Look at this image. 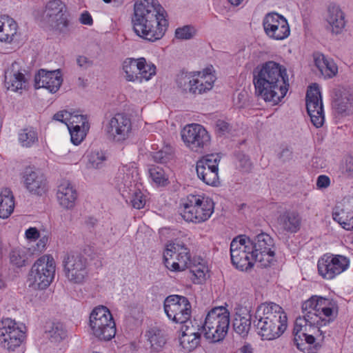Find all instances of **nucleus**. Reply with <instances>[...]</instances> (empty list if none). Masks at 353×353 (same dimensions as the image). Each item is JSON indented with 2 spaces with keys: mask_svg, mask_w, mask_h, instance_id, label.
<instances>
[{
  "mask_svg": "<svg viewBox=\"0 0 353 353\" xmlns=\"http://www.w3.org/2000/svg\"><path fill=\"white\" fill-rule=\"evenodd\" d=\"M301 314L295 321L293 334L296 346L304 351L305 345L315 342L314 334L323 332L321 328L330 323L331 300L313 295L302 303Z\"/></svg>",
  "mask_w": 353,
  "mask_h": 353,
  "instance_id": "f257e3e1",
  "label": "nucleus"
},
{
  "mask_svg": "<svg viewBox=\"0 0 353 353\" xmlns=\"http://www.w3.org/2000/svg\"><path fill=\"white\" fill-rule=\"evenodd\" d=\"M132 23L135 34L151 42L161 39L169 26L167 12L158 0H136Z\"/></svg>",
  "mask_w": 353,
  "mask_h": 353,
  "instance_id": "f03ea898",
  "label": "nucleus"
},
{
  "mask_svg": "<svg viewBox=\"0 0 353 353\" xmlns=\"http://www.w3.org/2000/svg\"><path fill=\"white\" fill-rule=\"evenodd\" d=\"M253 83L256 92L261 99L278 104L288 91L286 69L275 61H267L254 69Z\"/></svg>",
  "mask_w": 353,
  "mask_h": 353,
  "instance_id": "7ed1b4c3",
  "label": "nucleus"
},
{
  "mask_svg": "<svg viewBox=\"0 0 353 353\" xmlns=\"http://www.w3.org/2000/svg\"><path fill=\"white\" fill-rule=\"evenodd\" d=\"M254 323L263 340H274L285 331L288 317L279 305L272 302L264 303L257 307Z\"/></svg>",
  "mask_w": 353,
  "mask_h": 353,
  "instance_id": "20e7f679",
  "label": "nucleus"
},
{
  "mask_svg": "<svg viewBox=\"0 0 353 353\" xmlns=\"http://www.w3.org/2000/svg\"><path fill=\"white\" fill-rule=\"evenodd\" d=\"M117 186L127 204L137 210L145 207L148 194L143 189L136 163L131 162L119 168Z\"/></svg>",
  "mask_w": 353,
  "mask_h": 353,
  "instance_id": "39448f33",
  "label": "nucleus"
},
{
  "mask_svg": "<svg viewBox=\"0 0 353 353\" xmlns=\"http://www.w3.org/2000/svg\"><path fill=\"white\" fill-rule=\"evenodd\" d=\"M216 77L211 65L201 71L182 72L176 79L178 86L193 94H202L211 90Z\"/></svg>",
  "mask_w": 353,
  "mask_h": 353,
  "instance_id": "423d86ee",
  "label": "nucleus"
},
{
  "mask_svg": "<svg viewBox=\"0 0 353 353\" xmlns=\"http://www.w3.org/2000/svg\"><path fill=\"white\" fill-rule=\"evenodd\" d=\"M181 216L188 222L201 223L208 221L214 210L212 199L203 195L190 194L182 201Z\"/></svg>",
  "mask_w": 353,
  "mask_h": 353,
  "instance_id": "0eeeda50",
  "label": "nucleus"
},
{
  "mask_svg": "<svg viewBox=\"0 0 353 353\" xmlns=\"http://www.w3.org/2000/svg\"><path fill=\"white\" fill-rule=\"evenodd\" d=\"M230 312L225 307H215L207 314L203 323V335L211 342H219L226 336L230 322Z\"/></svg>",
  "mask_w": 353,
  "mask_h": 353,
  "instance_id": "6e6552de",
  "label": "nucleus"
},
{
  "mask_svg": "<svg viewBox=\"0 0 353 353\" xmlns=\"http://www.w3.org/2000/svg\"><path fill=\"white\" fill-rule=\"evenodd\" d=\"M90 334L100 341H110L116 334V324L109 309L103 305L94 307L90 314Z\"/></svg>",
  "mask_w": 353,
  "mask_h": 353,
  "instance_id": "1a4fd4ad",
  "label": "nucleus"
},
{
  "mask_svg": "<svg viewBox=\"0 0 353 353\" xmlns=\"http://www.w3.org/2000/svg\"><path fill=\"white\" fill-rule=\"evenodd\" d=\"M56 271V263L51 254H44L32 265L30 272V281L38 289L44 290L52 283Z\"/></svg>",
  "mask_w": 353,
  "mask_h": 353,
  "instance_id": "9d476101",
  "label": "nucleus"
},
{
  "mask_svg": "<svg viewBox=\"0 0 353 353\" xmlns=\"http://www.w3.org/2000/svg\"><path fill=\"white\" fill-rule=\"evenodd\" d=\"M252 241L245 236L234 238L230 243V257L232 265L240 270L251 268L256 262L253 255Z\"/></svg>",
  "mask_w": 353,
  "mask_h": 353,
  "instance_id": "9b49d317",
  "label": "nucleus"
},
{
  "mask_svg": "<svg viewBox=\"0 0 353 353\" xmlns=\"http://www.w3.org/2000/svg\"><path fill=\"white\" fill-rule=\"evenodd\" d=\"M122 71L128 81L142 83L156 74V66L152 63H148L144 57L126 58L122 62Z\"/></svg>",
  "mask_w": 353,
  "mask_h": 353,
  "instance_id": "f8f14e48",
  "label": "nucleus"
},
{
  "mask_svg": "<svg viewBox=\"0 0 353 353\" xmlns=\"http://www.w3.org/2000/svg\"><path fill=\"white\" fill-rule=\"evenodd\" d=\"M63 272L69 283L83 285L89 278L88 260L81 254H67L63 260Z\"/></svg>",
  "mask_w": 353,
  "mask_h": 353,
  "instance_id": "ddd939ff",
  "label": "nucleus"
},
{
  "mask_svg": "<svg viewBox=\"0 0 353 353\" xmlns=\"http://www.w3.org/2000/svg\"><path fill=\"white\" fill-rule=\"evenodd\" d=\"M26 327L11 319H5L0 325V343L1 346L13 351L19 347L26 339Z\"/></svg>",
  "mask_w": 353,
  "mask_h": 353,
  "instance_id": "4468645a",
  "label": "nucleus"
},
{
  "mask_svg": "<svg viewBox=\"0 0 353 353\" xmlns=\"http://www.w3.org/2000/svg\"><path fill=\"white\" fill-rule=\"evenodd\" d=\"M190 250L183 243H169L163 252L165 267L173 272H181L188 268L190 263Z\"/></svg>",
  "mask_w": 353,
  "mask_h": 353,
  "instance_id": "2eb2a0df",
  "label": "nucleus"
},
{
  "mask_svg": "<svg viewBox=\"0 0 353 353\" xmlns=\"http://www.w3.org/2000/svg\"><path fill=\"white\" fill-rule=\"evenodd\" d=\"M185 146L192 151L201 152L210 145L211 137L206 129L199 123L186 125L181 132Z\"/></svg>",
  "mask_w": 353,
  "mask_h": 353,
  "instance_id": "dca6fc26",
  "label": "nucleus"
},
{
  "mask_svg": "<svg viewBox=\"0 0 353 353\" xmlns=\"http://www.w3.org/2000/svg\"><path fill=\"white\" fill-rule=\"evenodd\" d=\"M163 308L168 318L176 323H183L190 319L192 306L183 296H168L164 301Z\"/></svg>",
  "mask_w": 353,
  "mask_h": 353,
  "instance_id": "f3484780",
  "label": "nucleus"
},
{
  "mask_svg": "<svg viewBox=\"0 0 353 353\" xmlns=\"http://www.w3.org/2000/svg\"><path fill=\"white\" fill-rule=\"evenodd\" d=\"M43 17L60 33L67 34L70 31V22L66 14L65 6L60 0L49 1L43 12Z\"/></svg>",
  "mask_w": 353,
  "mask_h": 353,
  "instance_id": "a211bd4d",
  "label": "nucleus"
},
{
  "mask_svg": "<svg viewBox=\"0 0 353 353\" xmlns=\"http://www.w3.org/2000/svg\"><path fill=\"white\" fill-rule=\"evenodd\" d=\"M253 255L261 267L270 266L274 261L275 245L274 239L266 233L258 234L252 241Z\"/></svg>",
  "mask_w": 353,
  "mask_h": 353,
  "instance_id": "6ab92c4d",
  "label": "nucleus"
},
{
  "mask_svg": "<svg viewBox=\"0 0 353 353\" xmlns=\"http://www.w3.org/2000/svg\"><path fill=\"white\" fill-rule=\"evenodd\" d=\"M263 26L265 34L273 40H284L290 34L288 20L277 12H273L265 14L263 20Z\"/></svg>",
  "mask_w": 353,
  "mask_h": 353,
  "instance_id": "aec40b11",
  "label": "nucleus"
},
{
  "mask_svg": "<svg viewBox=\"0 0 353 353\" xmlns=\"http://www.w3.org/2000/svg\"><path fill=\"white\" fill-rule=\"evenodd\" d=\"M132 130L130 119L125 114H114L104 125V132L108 138L115 142L127 139Z\"/></svg>",
  "mask_w": 353,
  "mask_h": 353,
  "instance_id": "412c9836",
  "label": "nucleus"
},
{
  "mask_svg": "<svg viewBox=\"0 0 353 353\" xmlns=\"http://www.w3.org/2000/svg\"><path fill=\"white\" fill-rule=\"evenodd\" d=\"M220 158L216 154H208L196 162L198 177L205 184L216 186L219 183V164Z\"/></svg>",
  "mask_w": 353,
  "mask_h": 353,
  "instance_id": "4be33fe9",
  "label": "nucleus"
},
{
  "mask_svg": "<svg viewBox=\"0 0 353 353\" xmlns=\"http://www.w3.org/2000/svg\"><path fill=\"white\" fill-rule=\"evenodd\" d=\"M306 108L313 125L316 128L321 127L325 117L321 92L316 84L310 86L307 91Z\"/></svg>",
  "mask_w": 353,
  "mask_h": 353,
  "instance_id": "5701e85b",
  "label": "nucleus"
},
{
  "mask_svg": "<svg viewBox=\"0 0 353 353\" xmlns=\"http://www.w3.org/2000/svg\"><path fill=\"white\" fill-rule=\"evenodd\" d=\"M22 183L31 194L43 196L49 190V184L46 176L39 170L26 168L22 173Z\"/></svg>",
  "mask_w": 353,
  "mask_h": 353,
  "instance_id": "b1692460",
  "label": "nucleus"
},
{
  "mask_svg": "<svg viewBox=\"0 0 353 353\" xmlns=\"http://www.w3.org/2000/svg\"><path fill=\"white\" fill-rule=\"evenodd\" d=\"M332 108L342 116L353 113V90L347 86L336 87L332 93Z\"/></svg>",
  "mask_w": 353,
  "mask_h": 353,
  "instance_id": "393cba45",
  "label": "nucleus"
},
{
  "mask_svg": "<svg viewBox=\"0 0 353 353\" xmlns=\"http://www.w3.org/2000/svg\"><path fill=\"white\" fill-rule=\"evenodd\" d=\"M62 82L63 78L59 70L47 71L41 69L34 77L35 88H45L50 93H56Z\"/></svg>",
  "mask_w": 353,
  "mask_h": 353,
  "instance_id": "a878e982",
  "label": "nucleus"
},
{
  "mask_svg": "<svg viewBox=\"0 0 353 353\" xmlns=\"http://www.w3.org/2000/svg\"><path fill=\"white\" fill-rule=\"evenodd\" d=\"M301 218L295 211L280 212L276 219V227L283 232L296 233L301 228Z\"/></svg>",
  "mask_w": 353,
  "mask_h": 353,
  "instance_id": "bb28decb",
  "label": "nucleus"
},
{
  "mask_svg": "<svg viewBox=\"0 0 353 353\" xmlns=\"http://www.w3.org/2000/svg\"><path fill=\"white\" fill-rule=\"evenodd\" d=\"M56 196L58 203L63 208L72 210L75 207L78 193L70 182L65 181L61 183L58 186Z\"/></svg>",
  "mask_w": 353,
  "mask_h": 353,
  "instance_id": "cd10ccee",
  "label": "nucleus"
},
{
  "mask_svg": "<svg viewBox=\"0 0 353 353\" xmlns=\"http://www.w3.org/2000/svg\"><path fill=\"white\" fill-rule=\"evenodd\" d=\"M18 31L17 23L8 15L0 16V41L11 43Z\"/></svg>",
  "mask_w": 353,
  "mask_h": 353,
  "instance_id": "c85d7f7f",
  "label": "nucleus"
},
{
  "mask_svg": "<svg viewBox=\"0 0 353 353\" xmlns=\"http://www.w3.org/2000/svg\"><path fill=\"white\" fill-rule=\"evenodd\" d=\"M16 63L12 65V69L5 74V85L8 90L20 92L26 88V79L24 74L19 70L14 71Z\"/></svg>",
  "mask_w": 353,
  "mask_h": 353,
  "instance_id": "c756f323",
  "label": "nucleus"
},
{
  "mask_svg": "<svg viewBox=\"0 0 353 353\" xmlns=\"http://www.w3.org/2000/svg\"><path fill=\"white\" fill-rule=\"evenodd\" d=\"M15 206L14 197L10 188H3L0 192V218L8 219Z\"/></svg>",
  "mask_w": 353,
  "mask_h": 353,
  "instance_id": "7c9ffc66",
  "label": "nucleus"
},
{
  "mask_svg": "<svg viewBox=\"0 0 353 353\" xmlns=\"http://www.w3.org/2000/svg\"><path fill=\"white\" fill-rule=\"evenodd\" d=\"M245 313H236L233 322L234 330L241 336H245L249 332L251 327V315L248 310Z\"/></svg>",
  "mask_w": 353,
  "mask_h": 353,
  "instance_id": "2f4dec72",
  "label": "nucleus"
},
{
  "mask_svg": "<svg viewBox=\"0 0 353 353\" xmlns=\"http://www.w3.org/2000/svg\"><path fill=\"white\" fill-rule=\"evenodd\" d=\"M18 140L22 147L31 148L38 142L37 132L32 128L23 129L19 132Z\"/></svg>",
  "mask_w": 353,
  "mask_h": 353,
  "instance_id": "473e14b6",
  "label": "nucleus"
},
{
  "mask_svg": "<svg viewBox=\"0 0 353 353\" xmlns=\"http://www.w3.org/2000/svg\"><path fill=\"white\" fill-rule=\"evenodd\" d=\"M88 163L86 165V169H100L101 168L105 161H106V157L105 153L102 150H95L90 151L88 155Z\"/></svg>",
  "mask_w": 353,
  "mask_h": 353,
  "instance_id": "72a5a7b5",
  "label": "nucleus"
},
{
  "mask_svg": "<svg viewBox=\"0 0 353 353\" xmlns=\"http://www.w3.org/2000/svg\"><path fill=\"white\" fill-rule=\"evenodd\" d=\"M147 336L152 348L157 352L159 351L166 343L164 334L159 329L152 328L150 330Z\"/></svg>",
  "mask_w": 353,
  "mask_h": 353,
  "instance_id": "f704fd0d",
  "label": "nucleus"
},
{
  "mask_svg": "<svg viewBox=\"0 0 353 353\" xmlns=\"http://www.w3.org/2000/svg\"><path fill=\"white\" fill-rule=\"evenodd\" d=\"M181 324V332L183 334H186L188 336H198L201 339V336L203 334V322L194 319V321L188 320Z\"/></svg>",
  "mask_w": 353,
  "mask_h": 353,
  "instance_id": "c9c22d12",
  "label": "nucleus"
},
{
  "mask_svg": "<svg viewBox=\"0 0 353 353\" xmlns=\"http://www.w3.org/2000/svg\"><path fill=\"white\" fill-rule=\"evenodd\" d=\"M10 262L12 265L21 268L25 265L28 259L27 250L25 248L17 247L10 252Z\"/></svg>",
  "mask_w": 353,
  "mask_h": 353,
  "instance_id": "e433bc0d",
  "label": "nucleus"
},
{
  "mask_svg": "<svg viewBox=\"0 0 353 353\" xmlns=\"http://www.w3.org/2000/svg\"><path fill=\"white\" fill-rule=\"evenodd\" d=\"M345 27L344 13L339 8H332V33L341 34Z\"/></svg>",
  "mask_w": 353,
  "mask_h": 353,
  "instance_id": "4c0bfd02",
  "label": "nucleus"
},
{
  "mask_svg": "<svg viewBox=\"0 0 353 353\" xmlns=\"http://www.w3.org/2000/svg\"><path fill=\"white\" fill-rule=\"evenodd\" d=\"M68 129L70 134L72 143L75 145H78L85 138L90 130V125H85V127L76 125V127H68Z\"/></svg>",
  "mask_w": 353,
  "mask_h": 353,
  "instance_id": "58836bf2",
  "label": "nucleus"
},
{
  "mask_svg": "<svg viewBox=\"0 0 353 353\" xmlns=\"http://www.w3.org/2000/svg\"><path fill=\"white\" fill-rule=\"evenodd\" d=\"M318 272L323 279H331V255L323 254L318 261Z\"/></svg>",
  "mask_w": 353,
  "mask_h": 353,
  "instance_id": "ea45409f",
  "label": "nucleus"
},
{
  "mask_svg": "<svg viewBox=\"0 0 353 353\" xmlns=\"http://www.w3.org/2000/svg\"><path fill=\"white\" fill-rule=\"evenodd\" d=\"M148 172L150 179L157 185L164 186L168 183V177L162 168L152 165Z\"/></svg>",
  "mask_w": 353,
  "mask_h": 353,
  "instance_id": "a19ab883",
  "label": "nucleus"
},
{
  "mask_svg": "<svg viewBox=\"0 0 353 353\" xmlns=\"http://www.w3.org/2000/svg\"><path fill=\"white\" fill-rule=\"evenodd\" d=\"M314 61L316 67L319 72L325 77H331V67L329 61L325 59V56L319 52L314 54Z\"/></svg>",
  "mask_w": 353,
  "mask_h": 353,
  "instance_id": "79ce46f5",
  "label": "nucleus"
},
{
  "mask_svg": "<svg viewBox=\"0 0 353 353\" xmlns=\"http://www.w3.org/2000/svg\"><path fill=\"white\" fill-rule=\"evenodd\" d=\"M349 259L343 255H332V277L340 274L348 268Z\"/></svg>",
  "mask_w": 353,
  "mask_h": 353,
  "instance_id": "37998d69",
  "label": "nucleus"
},
{
  "mask_svg": "<svg viewBox=\"0 0 353 353\" xmlns=\"http://www.w3.org/2000/svg\"><path fill=\"white\" fill-rule=\"evenodd\" d=\"M179 343L184 351L191 352L199 345L200 339L198 336H188L181 332L179 336Z\"/></svg>",
  "mask_w": 353,
  "mask_h": 353,
  "instance_id": "c03bdc74",
  "label": "nucleus"
},
{
  "mask_svg": "<svg viewBox=\"0 0 353 353\" xmlns=\"http://www.w3.org/2000/svg\"><path fill=\"white\" fill-rule=\"evenodd\" d=\"M339 169L345 176L353 178V156L345 155L341 162Z\"/></svg>",
  "mask_w": 353,
  "mask_h": 353,
  "instance_id": "a18cd8bd",
  "label": "nucleus"
},
{
  "mask_svg": "<svg viewBox=\"0 0 353 353\" xmlns=\"http://www.w3.org/2000/svg\"><path fill=\"white\" fill-rule=\"evenodd\" d=\"M196 33L195 28L192 26H184L176 29L175 37L180 40L192 39Z\"/></svg>",
  "mask_w": 353,
  "mask_h": 353,
  "instance_id": "49530a36",
  "label": "nucleus"
},
{
  "mask_svg": "<svg viewBox=\"0 0 353 353\" xmlns=\"http://www.w3.org/2000/svg\"><path fill=\"white\" fill-rule=\"evenodd\" d=\"M76 125L79 127L90 125L87 116L79 114L78 112H72L69 123H68V127H76Z\"/></svg>",
  "mask_w": 353,
  "mask_h": 353,
  "instance_id": "de8ad7c7",
  "label": "nucleus"
},
{
  "mask_svg": "<svg viewBox=\"0 0 353 353\" xmlns=\"http://www.w3.org/2000/svg\"><path fill=\"white\" fill-rule=\"evenodd\" d=\"M172 157V151L170 148H166V150H159L154 152L153 159L155 161L160 163H166Z\"/></svg>",
  "mask_w": 353,
  "mask_h": 353,
  "instance_id": "09e8293b",
  "label": "nucleus"
},
{
  "mask_svg": "<svg viewBox=\"0 0 353 353\" xmlns=\"http://www.w3.org/2000/svg\"><path fill=\"white\" fill-rule=\"evenodd\" d=\"M81 154L78 151H70L67 153L63 158L64 163L66 164L76 165L81 160Z\"/></svg>",
  "mask_w": 353,
  "mask_h": 353,
  "instance_id": "8fccbe9b",
  "label": "nucleus"
},
{
  "mask_svg": "<svg viewBox=\"0 0 353 353\" xmlns=\"http://www.w3.org/2000/svg\"><path fill=\"white\" fill-rule=\"evenodd\" d=\"M50 336L55 341L61 340L65 336V333L59 325H53L52 330L49 331Z\"/></svg>",
  "mask_w": 353,
  "mask_h": 353,
  "instance_id": "3c124183",
  "label": "nucleus"
},
{
  "mask_svg": "<svg viewBox=\"0 0 353 353\" xmlns=\"http://www.w3.org/2000/svg\"><path fill=\"white\" fill-rule=\"evenodd\" d=\"M72 113L66 110H61L54 115L53 119L65 123L68 126Z\"/></svg>",
  "mask_w": 353,
  "mask_h": 353,
  "instance_id": "603ef678",
  "label": "nucleus"
},
{
  "mask_svg": "<svg viewBox=\"0 0 353 353\" xmlns=\"http://www.w3.org/2000/svg\"><path fill=\"white\" fill-rule=\"evenodd\" d=\"M25 237L28 241H36L40 237L39 231L34 227H30L25 232Z\"/></svg>",
  "mask_w": 353,
  "mask_h": 353,
  "instance_id": "864d4df0",
  "label": "nucleus"
},
{
  "mask_svg": "<svg viewBox=\"0 0 353 353\" xmlns=\"http://www.w3.org/2000/svg\"><path fill=\"white\" fill-rule=\"evenodd\" d=\"M38 239L39 241L36 244L34 250L37 252L40 253L46 250V245L49 241V236L48 235H43L42 236L40 235V237Z\"/></svg>",
  "mask_w": 353,
  "mask_h": 353,
  "instance_id": "5fc2aeb1",
  "label": "nucleus"
},
{
  "mask_svg": "<svg viewBox=\"0 0 353 353\" xmlns=\"http://www.w3.org/2000/svg\"><path fill=\"white\" fill-rule=\"evenodd\" d=\"M330 184V179L326 175H319L316 180V187L318 189L321 190L327 188Z\"/></svg>",
  "mask_w": 353,
  "mask_h": 353,
  "instance_id": "6e6d98bb",
  "label": "nucleus"
},
{
  "mask_svg": "<svg viewBox=\"0 0 353 353\" xmlns=\"http://www.w3.org/2000/svg\"><path fill=\"white\" fill-rule=\"evenodd\" d=\"M79 21L81 24L91 26L93 25V19L88 11H83L79 17Z\"/></svg>",
  "mask_w": 353,
  "mask_h": 353,
  "instance_id": "4d7b16f0",
  "label": "nucleus"
},
{
  "mask_svg": "<svg viewBox=\"0 0 353 353\" xmlns=\"http://www.w3.org/2000/svg\"><path fill=\"white\" fill-rule=\"evenodd\" d=\"M216 128L218 132L224 134L229 129V124L223 120H219L216 122Z\"/></svg>",
  "mask_w": 353,
  "mask_h": 353,
  "instance_id": "13d9d810",
  "label": "nucleus"
},
{
  "mask_svg": "<svg viewBox=\"0 0 353 353\" xmlns=\"http://www.w3.org/2000/svg\"><path fill=\"white\" fill-rule=\"evenodd\" d=\"M240 163L241 166L245 171H248L251 169L252 163L248 157L243 156V158L240 159Z\"/></svg>",
  "mask_w": 353,
  "mask_h": 353,
  "instance_id": "bf43d9fd",
  "label": "nucleus"
},
{
  "mask_svg": "<svg viewBox=\"0 0 353 353\" xmlns=\"http://www.w3.org/2000/svg\"><path fill=\"white\" fill-rule=\"evenodd\" d=\"M192 272H193L194 275L196 277V279L201 280L205 278L206 269L205 267H203L202 269H201L200 268H196L194 270H192Z\"/></svg>",
  "mask_w": 353,
  "mask_h": 353,
  "instance_id": "052dcab7",
  "label": "nucleus"
},
{
  "mask_svg": "<svg viewBox=\"0 0 353 353\" xmlns=\"http://www.w3.org/2000/svg\"><path fill=\"white\" fill-rule=\"evenodd\" d=\"M77 62L80 67H86L89 64L88 59L84 56H79L77 59Z\"/></svg>",
  "mask_w": 353,
  "mask_h": 353,
  "instance_id": "680f3d73",
  "label": "nucleus"
},
{
  "mask_svg": "<svg viewBox=\"0 0 353 353\" xmlns=\"http://www.w3.org/2000/svg\"><path fill=\"white\" fill-rule=\"evenodd\" d=\"M240 353H253L252 346L250 343H245L239 348Z\"/></svg>",
  "mask_w": 353,
  "mask_h": 353,
  "instance_id": "e2e57ef3",
  "label": "nucleus"
},
{
  "mask_svg": "<svg viewBox=\"0 0 353 353\" xmlns=\"http://www.w3.org/2000/svg\"><path fill=\"white\" fill-rule=\"evenodd\" d=\"M291 156H292V151L288 148L283 149L279 154V157L281 159H283V160H284V161L290 158Z\"/></svg>",
  "mask_w": 353,
  "mask_h": 353,
  "instance_id": "0e129e2a",
  "label": "nucleus"
},
{
  "mask_svg": "<svg viewBox=\"0 0 353 353\" xmlns=\"http://www.w3.org/2000/svg\"><path fill=\"white\" fill-rule=\"evenodd\" d=\"M232 5L233 6H239L240 5L243 1V0H228Z\"/></svg>",
  "mask_w": 353,
  "mask_h": 353,
  "instance_id": "69168bd1",
  "label": "nucleus"
},
{
  "mask_svg": "<svg viewBox=\"0 0 353 353\" xmlns=\"http://www.w3.org/2000/svg\"><path fill=\"white\" fill-rule=\"evenodd\" d=\"M337 72H338V68H337V66L334 65L332 64V77H333V76H335V75H336V74L337 73Z\"/></svg>",
  "mask_w": 353,
  "mask_h": 353,
  "instance_id": "338daca9",
  "label": "nucleus"
},
{
  "mask_svg": "<svg viewBox=\"0 0 353 353\" xmlns=\"http://www.w3.org/2000/svg\"><path fill=\"white\" fill-rule=\"evenodd\" d=\"M326 21H327V23L326 25V28H329V26L331 25V22L329 21V19H327Z\"/></svg>",
  "mask_w": 353,
  "mask_h": 353,
  "instance_id": "774afa93",
  "label": "nucleus"
}]
</instances>
